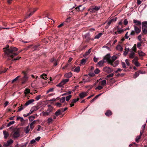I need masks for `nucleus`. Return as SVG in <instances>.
Instances as JSON below:
<instances>
[{
	"mask_svg": "<svg viewBox=\"0 0 147 147\" xmlns=\"http://www.w3.org/2000/svg\"><path fill=\"white\" fill-rule=\"evenodd\" d=\"M9 47V46L7 45L5 48H3V51L5 55L8 57L7 59L8 60H10L14 57L18 55L22 51H21L16 53H14V52L17 51L18 49L14 47H11L10 48Z\"/></svg>",
	"mask_w": 147,
	"mask_h": 147,
	"instance_id": "obj_1",
	"label": "nucleus"
},
{
	"mask_svg": "<svg viewBox=\"0 0 147 147\" xmlns=\"http://www.w3.org/2000/svg\"><path fill=\"white\" fill-rule=\"evenodd\" d=\"M111 56L109 54L106 55L104 58L103 60L105 62H108L109 63H111V59L110 58Z\"/></svg>",
	"mask_w": 147,
	"mask_h": 147,
	"instance_id": "obj_2",
	"label": "nucleus"
},
{
	"mask_svg": "<svg viewBox=\"0 0 147 147\" xmlns=\"http://www.w3.org/2000/svg\"><path fill=\"white\" fill-rule=\"evenodd\" d=\"M20 130L18 129H16L14 130L13 137L14 138H17L20 136Z\"/></svg>",
	"mask_w": 147,
	"mask_h": 147,
	"instance_id": "obj_3",
	"label": "nucleus"
},
{
	"mask_svg": "<svg viewBox=\"0 0 147 147\" xmlns=\"http://www.w3.org/2000/svg\"><path fill=\"white\" fill-rule=\"evenodd\" d=\"M69 80L68 79H66L63 80L60 83L57 85L58 87H61L64 85L66 83L68 82Z\"/></svg>",
	"mask_w": 147,
	"mask_h": 147,
	"instance_id": "obj_4",
	"label": "nucleus"
},
{
	"mask_svg": "<svg viewBox=\"0 0 147 147\" xmlns=\"http://www.w3.org/2000/svg\"><path fill=\"white\" fill-rule=\"evenodd\" d=\"M134 31L137 34H138L141 32V27L136 26V25H134Z\"/></svg>",
	"mask_w": 147,
	"mask_h": 147,
	"instance_id": "obj_5",
	"label": "nucleus"
},
{
	"mask_svg": "<svg viewBox=\"0 0 147 147\" xmlns=\"http://www.w3.org/2000/svg\"><path fill=\"white\" fill-rule=\"evenodd\" d=\"M47 107H48V108L46 111L50 115V114L52 113L53 112V107L51 106L50 105H48Z\"/></svg>",
	"mask_w": 147,
	"mask_h": 147,
	"instance_id": "obj_6",
	"label": "nucleus"
},
{
	"mask_svg": "<svg viewBox=\"0 0 147 147\" xmlns=\"http://www.w3.org/2000/svg\"><path fill=\"white\" fill-rule=\"evenodd\" d=\"M103 70L104 71L107 72L108 73H110L113 71V70L110 67H106L104 68Z\"/></svg>",
	"mask_w": 147,
	"mask_h": 147,
	"instance_id": "obj_7",
	"label": "nucleus"
},
{
	"mask_svg": "<svg viewBox=\"0 0 147 147\" xmlns=\"http://www.w3.org/2000/svg\"><path fill=\"white\" fill-rule=\"evenodd\" d=\"M88 91L86 92H83L80 93L79 96L80 98H82L88 95Z\"/></svg>",
	"mask_w": 147,
	"mask_h": 147,
	"instance_id": "obj_8",
	"label": "nucleus"
},
{
	"mask_svg": "<svg viewBox=\"0 0 147 147\" xmlns=\"http://www.w3.org/2000/svg\"><path fill=\"white\" fill-rule=\"evenodd\" d=\"M36 123V121L34 120L31 123H29L28 125H29L30 128L31 129V130L32 131L34 127V125Z\"/></svg>",
	"mask_w": 147,
	"mask_h": 147,
	"instance_id": "obj_9",
	"label": "nucleus"
},
{
	"mask_svg": "<svg viewBox=\"0 0 147 147\" xmlns=\"http://www.w3.org/2000/svg\"><path fill=\"white\" fill-rule=\"evenodd\" d=\"M28 77V76H24L21 79L22 84H24L27 81Z\"/></svg>",
	"mask_w": 147,
	"mask_h": 147,
	"instance_id": "obj_10",
	"label": "nucleus"
},
{
	"mask_svg": "<svg viewBox=\"0 0 147 147\" xmlns=\"http://www.w3.org/2000/svg\"><path fill=\"white\" fill-rule=\"evenodd\" d=\"M133 22L135 24L134 25H136V26H140L142 24L140 21L136 20H133Z\"/></svg>",
	"mask_w": 147,
	"mask_h": 147,
	"instance_id": "obj_11",
	"label": "nucleus"
},
{
	"mask_svg": "<svg viewBox=\"0 0 147 147\" xmlns=\"http://www.w3.org/2000/svg\"><path fill=\"white\" fill-rule=\"evenodd\" d=\"M106 81L104 80L100 81L99 83V84L103 87L106 85Z\"/></svg>",
	"mask_w": 147,
	"mask_h": 147,
	"instance_id": "obj_12",
	"label": "nucleus"
},
{
	"mask_svg": "<svg viewBox=\"0 0 147 147\" xmlns=\"http://www.w3.org/2000/svg\"><path fill=\"white\" fill-rule=\"evenodd\" d=\"M75 9L78 11H82L84 9V7H82V5H80L76 7Z\"/></svg>",
	"mask_w": 147,
	"mask_h": 147,
	"instance_id": "obj_13",
	"label": "nucleus"
},
{
	"mask_svg": "<svg viewBox=\"0 0 147 147\" xmlns=\"http://www.w3.org/2000/svg\"><path fill=\"white\" fill-rule=\"evenodd\" d=\"M34 100L33 99H30L26 102L24 105V106H27L31 104L33 102H34Z\"/></svg>",
	"mask_w": 147,
	"mask_h": 147,
	"instance_id": "obj_14",
	"label": "nucleus"
},
{
	"mask_svg": "<svg viewBox=\"0 0 147 147\" xmlns=\"http://www.w3.org/2000/svg\"><path fill=\"white\" fill-rule=\"evenodd\" d=\"M31 129L30 128L29 125H28L24 128V130L26 134H28L30 130Z\"/></svg>",
	"mask_w": 147,
	"mask_h": 147,
	"instance_id": "obj_15",
	"label": "nucleus"
},
{
	"mask_svg": "<svg viewBox=\"0 0 147 147\" xmlns=\"http://www.w3.org/2000/svg\"><path fill=\"white\" fill-rule=\"evenodd\" d=\"M72 75V73L71 72H69V73H66L64 75V76L65 77L67 78H68L67 79H68V78L71 77Z\"/></svg>",
	"mask_w": 147,
	"mask_h": 147,
	"instance_id": "obj_16",
	"label": "nucleus"
},
{
	"mask_svg": "<svg viewBox=\"0 0 147 147\" xmlns=\"http://www.w3.org/2000/svg\"><path fill=\"white\" fill-rule=\"evenodd\" d=\"M116 49L120 51H122L123 50V48L120 45H117L116 47Z\"/></svg>",
	"mask_w": 147,
	"mask_h": 147,
	"instance_id": "obj_17",
	"label": "nucleus"
},
{
	"mask_svg": "<svg viewBox=\"0 0 147 147\" xmlns=\"http://www.w3.org/2000/svg\"><path fill=\"white\" fill-rule=\"evenodd\" d=\"M130 52L131 53L129 55V57L130 58L132 59L135 57V52L131 51H130Z\"/></svg>",
	"mask_w": 147,
	"mask_h": 147,
	"instance_id": "obj_18",
	"label": "nucleus"
},
{
	"mask_svg": "<svg viewBox=\"0 0 147 147\" xmlns=\"http://www.w3.org/2000/svg\"><path fill=\"white\" fill-rule=\"evenodd\" d=\"M3 134L4 135V138L6 139L9 136V134L6 131H3Z\"/></svg>",
	"mask_w": 147,
	"mask_h": 147,
	"instance_id": "obj_19",
	"label": "nucleus"
},
{
	"mask_svg": "<svg viewBox=\"0 0 147 147\" xmlns=\"http://www.w3.org/2000/svg\"><path fill=\"white\" fill-rule=\"evenodd\" d=\"M104 63L105 62L104 61L103 59L102 60L99 61L98 63V65L99 67H101L103 66Z\"/></svg>",
	"mask_w": 147,
	"mask_h": 147,
	"instance_id": "obj_20",
	"label": "nucleus"
},
{
	"mask_svg": "<svg viewBox=\"0 0 147 147\" xmlns=\"http://www.w3.org/2000/svg\"><path fill=\"white\" fill-rule=\"evenodd\" d=\"M110 63L113 67H115L118 65L119 63V61H116L114 62H113L112 63Z\"/></svg>",
	"mask_w": 147,
	"mask_h": 147,
	"instance_id": "obj_21",
	"label": "nucleus"
},
{
	"mask_svg": "<svg viewBox=\"0 0 147 147\" xmlns=\"http://www.w3.org/2000/svg\"><path fill=\"white\" fill-rule=\"evenodd\" d=\"M13 142V141L11 140L10 139L7 142V143L5 144L6 146H9Z\"/></svg>",
	"mask_w": 147,
	"mask_h": 147,
	"instance_id": "obj_22",
	"label": "nucleus"
},
{
	"mask_svg": "<svg viewBox=\"0 0 147 147\" xmlns=\"http://www.w3.org/2000/svg\"><path fill=\"white\" fill-rule=\"evenodd\" d=\"M100 8V7L95 6L94 7L92 8L91 10V12H94L98 10Z\"/></svg>",
	"mask_w": 147,
	"mask_h": 147,
	"instance_id": "obj_23",
	"label": "nucleus"
},
{
	"mask_svg": "<svg viewBox=\"0 0 147 147\" xmlns=\"http://www.w3.org/2000/svg\"><path fill=\"white\" fill-rule=\"evenodd\" d=\"M112 114V113L111 111L110 110L107 111L105 113V115L107 116H109Z\"/></svg>",
	"mask_w": 147,
	"mask_h": 147,
	"instance_id": "obj_24",
	"label": "nucleus"
},
{
	"mask_svg": "<svg viewBox=\"0 0 147 147\" xmlns=\"http://www.w3.org/2000/svg\"><path fill=\"white\" fill-rule=\"evenodd\" d=\"M60 100L61 103L64 102V105L67 104L66 102H65V97H61V98L60 99Z\"/></svg>",
	"mask_w": 147,
	"mask_h": 147,
	"instance_id": "obj_25",
	"label": "nucleus"
},
{
	"mask_svg": "<svg viewBox=\"0 0 147 147\" xmlns=\"http://www.w3.org/2000/svg\"><path fill=\"white\" fill-rule=\"evenodd\" d=\"M84 37L85 39L87 41H89L90 39V38L89 37V34H86L84 35Z\"/></svg>",
	"mask_w": 147,
	"mask_h": 147,
	"instance_id": "obj_26",
	"label": "nucleus"
},
{
	"mask_svg": "<svg viewBox=\"0 0 147 147\" xmlns=\"http://www.w3.org/2000/svg\"><path fill=\"white\" fill-rule=\"evenodd\" d=\"M142 27L147 28V21L143 22L142 23Z\"/></svg>",
	"mask_w": 147,
	"mask_h": 147,
	"instance_id": "obj_27",
	"label": "nucleus"
},
{
	"mask_svg": "<svg viewBox=\"0 0 147 147\" xmlns=\"http://www.w3.org/2000/svg\"><path fill=\"white\" fill-rule=\"evenodd\" d=\"M142 32L144 34H147V28L144 27H142Z\"/></svg>",
	"mask_w": 147,
	"mask_h": 147,
	"instance_id": "obj_28",
	"label": "nucleus"
},
{
	"mask_svg": "<svg viewBox=\"0 0 147 147\" xmlns=\"http://www.w3.org/2000/svg\"><path fill=\"white\" fill-rule=\"evenodd\" d=\"M138 54L140 56H144L145 55V53L141 51H138Z\"/></svg>",
	"mask_w": 147,
	"mask_h": 147,
	"instance_id": "obj_29",
	"label": "nucleus"
},
{
	"mask_svg": "<svg viewBox=\"0 0 147 147\" xmlns=\"http://www.w3.org/2000/svg\"><path fill=\"white\" fill-rule=\"evenodd\" d=\"M136 44H134L133 47L131 49V51L134 52H136Z\"/></svg>",
	"mask_w": 147,
	"mask_h": 147,
	"instance_id": "obj_30",
	"label": "nucleus"
},
{
	"mask_svg": "<svg viewBox=\"0 0 147 147\" xmlns=\"http://www.w3.org/2000/svg\"><path fill=\"white\" fill-rule=\"evenodd\" d=\"M42 114L43 116L45 117L50 115L47 111H42Z\"/></svg>",
	"mask_w": 147,
	"mask_h": 147,
	"instance_id": "obj_31",
	"label": "nucleus"
},
{
	"mask_svg": "<svg viewBox=\"0 0 147 147\" xmlns=\"http://www.w3.org/2000/svg\"><path fill=\"white\" fill-rule=\"evenodd\" d=\"M61 111L60 110H59L58 109L57 110V111L55 113V115L56 116H58L61 113Z\"/></svg>",
	"mask_w": 147,
	"mask_h": 147,
	"instance_id": "obj_32",
	"label": "nucleus"
},
{
	"mask_svg": "<svg viewBox=\"0 0 147 147\" xmlns=\"http://www.w3.org/2000/svg\"><path fill=\"white\" fill-rule=\"evenodd\" d=\"M80 69V67L79 66H78L75 68L74 70V72H79Z\"/></svg>",
	"mask_w": 147,
	"mask_h": 147,
	"instance_id": "obj_33",
	"label": "nucleus"
},
{
	"mask_svg": "<svg viewBox=\"0 0 147 147\" xmlns=\"http://www.w3.org/2000/svg\"><path fill=\"white\" fill-rule=\"evenodd\" d=\"M87 60V59H82V60H81V64L83 65H84L86 62V61Z\"/></svg>",
	"mask_w": 147,
	"mask_h": 147,
	"instance_id": "obj_34",
	"label": "nucleus"
},
{
	"mask_svg": "<svg viewBox=\"0 0 147 147\" xmlns=\"http://www.w3.org/2000/svg\"><path fill=\"white\" fill-rule=\"evenodd\" d=\"M91 48L89 49L87 52H86L85 54L84 55V57H85L87 55H88L91 52Z\"/></svg>",
	"mask_w": 147,
	"mask_h": 147,
	"instance_id": "obj_35",
	"label": "nucleus"
},
{
	"mask_svg": "<svg viewBox=\"0 0 147 147\" xmlns=\"http://www.w3.org/2000/svg\"><path fill=\"white\" fill-rule=\"evenodd\" d=\"M20 120V121L21 122H23L24 121V119L22 117H17L16 119L17 120Z\"/></svg>",
	"mask_w": 147,
	"mask_h": 147,
	"instance_id": "obj_36",
	"label": "nucleus"
},
{
	"mask_svg": "<svg viewBox=\"0 0 147 147\" xmlns=\"http://www.w3.org/2000/svg\"><path fill=\"white\" fill-rule=\"evenodd\" d=\"M102 34V33H99L95 36L94 38L95 39H98Z\"/></svg>",
	"mask_w": 147,
	"mask_h": 147,
	"instance_id": "obj_37",
	"label": "nucleus"
},
{
	"mask_svg": "<svg viewBox=\"0 0 147 147\" xmlns=\"http://www.w3.org/2000/svg\"><path fill=\"white\" fill-rule=\"evenodd\" d=\"M47 123H52L53 121V119L51 117H49L48 118L47 120Z\"/></svg>",
	"mask_w": 147,
	"mask_h": 147,
	"instance_id": "obj_38",
	"label": "nucleus"
},
{
	"mask_svg": "<svg viewBox=\"0 0 147 147\" xmlns=\"http://www.w3.org/2000/svg\"><path fill=\"white\" fill-rule=\"evenodd\" d=\"M40 77L42 78L43 79L47 80V75L45 74H43L42 75H41L40 76Z\"/></svg>",
	"mask_w": 147,
	"mask_h": 147,
	"instance_id": "obj_39",
	"label": "nucleus"
},
{
	"mask_svg": "<svg viewBox=\"0 0 147 147\" xmlns=\"http://www.w3.org/2000/svg\"><path fill=\"white\" fill-rule=\"evenodd\" d=\"M24 108V106H23V105H21L20 106V107L19 108L17 112H18L20 111H21Z\"/></svg>",
	"mask_w": 147,
	"mask_h": 147,
	"instance_id": "obj_40",
	"label": "nucleus"
},
{
	"mask_svg": "<svg viewBox=\"0 0 147 147\" xmlns=\"http://www.w3.org/2000/svg\"><path fill=\"white\" fill-rule=\"evenodd\" d=\"M20 77V76H17L16 78L15 79H13L12 81V83H13L15 82Z\"/></svg>",
	"mask_w": 147,
	"mask_h": 147,
	"instance_id": "obj_41",
	"label": "nucleus"
},
{
	"mask_svg": "<svg viewBox=\"0 0 147 147\" xmlns=\"http://www.w3.org/2000/svg\"><path fill=\"white\" fill-rule=\"evenodd\" d=\"M30 90L28 88H26L25 90L24 93L25 95H26V94L30 93Z\"/></svg>",
	"mask_w": 147,
	"mask_h": 147,
	"instance_id": "obj_42",
	"label": "nucleus"
},
{
	"mask_svg": "<svg viewBox=\"0 0 147 147\" xmlns=\"http://www.w3.org/2000/svg\"><path fill=\"white\" fill-rule=\"evenodd\" d=\"M132 63L137 67H139L140 65V64L138 61Z\"/></svg>",
	"mask_w": 147,
	"mask_h": 147,
	"instance_id": "obj_43",
	"label": "nucleus"
},
{
	"mask_svg": "<svg viewBox=\"0 0 147 147\" xmlns=\"http://www.w3.org/2000/svg\"><path fill=\"white\" fill-rule=\"evenodd\" d=\"M142 135L141 133L140 135V136H138L136 137V142H138L140 138L141 137V136Z\"/></svg>",
	"mask_w": 147,
	"mask_h": 147,
	"instance_id": "obj_44",
	"label": "nucleus"
},
{
	"mask_svg": "<svg viewBox=\"0 0 147 147\" xmlns=\"http://www.w3.org/2000/svg\"><path fill=\"white\" fill-rule=\"evenodd\" d=\"M55 105L57 107H62V104L61 102H57L55 103Z\"/></svg>",
	"mask_w": 147,
	"mask_h": 147,
	"instance_id": "obj_45",
	"label": "nucleus"
},
{
	"mask_svg": "<svg viewBox=\"0 0 147 147\" xmlns=\"http://www.w3.org/2000/svg\"><path fill=\"white\" fill-rule=\"evenodd\" d=\"M79 100V98H77V99H74L72 100L71 101V102L72 103H76L77 101H78V100Z\"/></svg>",
	"mask_w": 147,
	"mask_h": 147,
	"instance_id": "obj_46",
	"label": "nucleus"
},
{
	"mask_svg": "<svg viewBox=\"0 0 147 147\" xmlns=\"http://www.w3.org/2000/svg\"><path fill=\"white\" fill-rule=\"evenodd\" d=\"M103 88V87L102 86H101V85H99L98 86H97V87H96V88H95V89L96 90H100L102 89Z\"/></svg>",
	"mask_w": 147,
	"mask_h": 147,
	"instance_id": "obj_47",
	"label": "nucleus"
},
{
	"mask_svg": "<svg viewBox=\"0 0 147 147\" xmlns=\"http://www.w3.org/2000/svg\"><path fill=\"white\" fill-rule=\"evenodd\" d=\"M117 59V57L116 56H113L112 58H111V63H112L113 62H114V61Z\"/></svg>",
	"mask_w": 147,
	"mask_h": 147,
	"instance_id": "obj_48",
	"label": "nucleus"
},
{
	"mask_svg": "<svg viewBox=\"0 0 147 147\" xmlns=\"http://www.w3.org/2000/svg\"><path fill=\"white\" fill-rule=\"evenodd\" d=\"M100 72V70L98 68H96L94 71V72L95 74H98Z\"/></svg>",
	"mask_w": 147,
	"mask_h": 147,
	"instance_id": "obj_49",
	"label": "nucleus"
},
{
	"mask_svg": "<svg viewBox=\"0 0 147 147\" xmlns=\"http://www.w3.org/2000/svg\"><path fill=\"white\" fill-rule=\"evenodd\" d=\"M72 97L71 95L67 96L66 97V100L67 101H68Z\"/></svg>",
	"mask_w": 147,
	"mask_h": 147,
	"instance_id": "obj_50",
	"label": "nucleus"
},
{
	"mask_svg": "<svg viewBox=\"0 0 147 147\" xmlns=\"http://www.w3.org/2000/svg\"><path fill=\"white\" fill-rule=\"evenodd\" d=\"M142 41H141L140 42H138L137 43L136 46L138 48H140L141 45V44L142 43Z\"/></svg>",
	"mask_w": 147,
	"mask_h": 147,
	"instance_id": "obj_51",
	"label": "nucleus"
},
{
	"mask_svg": "<svg viewBox=\"0 0 147 147\" xmlns=\"http://www.w3.org/2000/svg\"><path fill=\"white\" fill-rule=\"evenodd\" d=\"M35 118L34 116H30L29 117L28 119L29 121H32Z\"/></svg>",
	"mask_w": 147,
	"mask_h": 147,
	"instance_id": "obj_52",
	"label": "nucleus"
},
{
	"mask_svg": "<svg viewBox=\"0 0 147 147\" xmlns=\"http://www.w3.org/2000/svg\"><path fill=\"white\" fill-rule=\"evenodd\" d=\"M139 72H136L134 76V78H136L139 75Z\"/></svg>",
	"mask_w": 147,
	"mask_h": 147,
	"instance_id": "obj_53",
	"label": "nucleus"
},
{
	"mask_svg": "<svg viewBox=\"0 0 147 147\" xmlns=\"http://www.w3.org/2000/svg\"><path fill=\"white\" fill-rule=\"evenodd\" d=\"M41 97V95H38L35 97V99L36 100H38Z\"/></svg>",
	"mask_w": 147,
	"mask_h": 147,
	"instance_id": "obj_54",
	"label": "nucleus"
},
{
	"mask_svg": "<svg viewBox=\"0 0 147 147\" xmlns=\"http://www.w3.org/2000/svg\"><path fill=\"white\" fill-rule=\"evenodd\" d=\"M124 31V30L123 29H120L118 28L117 30V32L119 33L120 34L123 32Z\"/></svg>",
	"mask_w": 147,
	"mask_h": 147,
	"instance_id": "obj_55",
	"label": "nucleus"
},
{
	"mask_svg": "<svg viewBox=\"0 0 147 147\" xmlns=\"http://www.w3.org/2000/svg\"><path fill=\"white\" fill-rule=\"evenodd\" d=\"M54 90V88H51L49 89L47 91V93H48L52 92Z\"/></svg>",
	"mask_w": 147,
	"mask_h": 147,
	"instance_id": "obj_56",
	"label": "nucleus"
},
{
	"mask_svg": "<svg viewBox=\"0 0 147 147\" xmlns=\"http://www.w3.org/2000/svg\"><path fill=\"white\" fill-rule=\"evenodd\" d=\"M138 58L137 57H135L134 59L132 60V62H134L135 61H137L138 60Z\"/></svg>",
	"mask_w": 147,
	"mask_h": 147,
	"instance_id": "obj_57",
	"label": "nucleus"
},
{
	"mask_svg": "<svg viewBox=\"0 0 147 147\" xmlns=\"http://www.w3.org/2000/svg\"><path fill=\"white\" fill-rule=\"evenodd\" d=\"M28 144V142H27L25 143L24 144H21V146L22 147H26V145H27V144Z\"/></svg>",
	"mask_w": 147,
	"mask_h": 147,
	"instance_id": "obj_58",
	"label": "nucleus"
},
{
	"mask_svg": "<svg viewBox=\"0 0 147 147\" xmlns=\"http://www.w3.org/2000/svg\"><path fill=\"white\" fill-rule=\"evenodd\" d=\"M125 62L127 65L128 66H129L130 65V63H129V61L128 59H126L125 60Z\"/></svg>",
	"mask_w": 147,
	"mask_h": 147,
	"instance_id": "obj_59",
	"label": "nucleus"
},
{
	"mask_svg": "<svg viewBox=\"0 0 147 147\" xmlns=\"http://www.w3.org/2000/svg\"><path fill=\"white\" fill-rule=\"evenodd\" d=\"M128 23V21L127 19H125L124 21V24L125 25H126Z\"/></svg>",
	"mask_w": 147,
	"mask_h": 147,
	"instance_id": "obj_60",
	"label": "nucleus"
},
{
	"mask_svg": "<svg viewBox=\"0 0 147 147\" xmlns=\"http://www.w3.org/2000/svg\"><path fill=\"white\" fill-rule=\"evenodd\" d=\"M37 8H36L35 9V10L33 12H31L29 15L28 16V17H29L31 16L32 15L33 13L35 12L37 10Z\"/></svg>",
	"mask_w": 147,
	"mask_h": 147,
	"instance_id": "obj_61",
	"label": "nucleus"
},
{
	"mask_svg": "<svg viewBox=\"0 0 147 147\" xmlns=\"http://www.w3.org/2000/svg\"><path fill=\"white\" fill-rule=\"evenodd\" d=\"M122 66L123 68H125L126 67V65L125 63L123 62H122L121 63Z\"/></svg>",
	"mask_w": 147,
	"mask_h": 147,
	"instance_id": "obj_62",
	"label": "nucleus"
},
{
	"mask_svg": "<svg viewBox=\"0 0 147 147\" xmlns=\"http://www.w3.org/2000/svg\"><path fill=\"white\" fill-rule=\"evenodd\" d=\"M122 70V69H121L120 68H118L117 70L115 71V72L116 73H117L119 72H121Z\"/></svg>",
	"mask_w": 147,
	"mask_h": 147,
	"instance_id": "obj_63",
	"label": "nucleus"
},
{
	"mask_svg": "<svg viewBox=\"0 0 147 147\" xmlns=\"http://www.w3.org/2000/svg\"><path fill=\"white\" fill-rule=\"evenodd\" d=\"M88 75L90 77H93L95 75V74L93 73H91L88 74Z\"/></svg>",
	"mask_w": 147,
	"mask_h": 147,
	"instance_id": "obj_64",
	"label": "nucleus"
}]
</instances>
